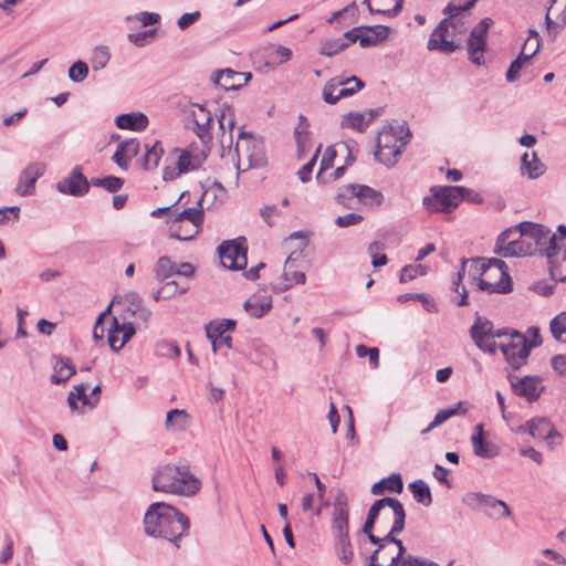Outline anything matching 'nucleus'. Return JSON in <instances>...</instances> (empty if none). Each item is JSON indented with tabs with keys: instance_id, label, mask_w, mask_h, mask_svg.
Segmentation results:
<instances>
[{
	"instance_id": "1",
	"label": "nucleus",
	"mask_w": 566,
	"mask_h": 566,
	"mask_svg": "<svg viewBox=\"0 0 566 566\" xmlns=\"http://www.w3.org/2000/svg\"><path fill=\"white\" fill-rule=\"evenodd\" d=\"M566 242V227L559 226L558 233L533 222H521L502 232L495 244V252L504 258L562 251Z\"/></svg>"
},
{
	"instance_id": "2",
	"label": "nucleus",
	"mask_w": 566,
	"mask_h": 566,
	"mask_svg": "<svg viewBox=\"0 0 566 566\" xmlns=\"http://www.w3.org/2000/svg\"><path fill=\"white\" fill-rule=\"evenodd\" d=\"M189 518L174 506L155 502L144 515V531L150 537L165 538L180 547L181 537L188 533Z\"/></svg>"
},
{
	"instance_id": "3",
	"label": "nucleus",
	"mask_w": 566,
	"mask_h": 566,
	"mask_svg": "<svg viewBox=\"0 0 566 566\" xmlns=\"http://www.w3.org/2000/svg\"><path fill=\"white\" fill-rule=\"evenodd\" d=\"M405 523L406 511L401 502L386 496L376 500L369 507L361 531L370 543H377L380 536L375 532L384 533V536L398 535L403 531Z\"/></svg>"
},
{
	"instance_id": "4",
	"label": "nucleus",
	"mask_w": 566,
	"mask_h": 566,
	"mask_svg": "<svg viewBox=\"0 0 566 566\" xmlns=\"http://www.w3.org/2000/svg\"><path fill=\"white\" fill-rule=\"evenodd\" d=\"M201 488V481L186 464H165L153 476V490L156 492L195 495Z\"/></svg>"
},
{
	"instance_id": "5",
	"label": "nucleus",
	"mask_w": 566,
	"mask_h": 566,
	"mask_svg": "<svg viewBox=\"0 0 566 566\" xmlns=\"http://www.w3.org/2000/svg\"><path fill=\"white\" fill-rule=\"evenodd\" d=\"M463 191L464 187L460 186H433L422 205L429 212L450 213L463 200Z\"/></svg>"
},
{
	"instance_id": "6",
	"label": "nucleus",
	"mask_w": 566,
	"mask_h": 566,
	"mask_svg": "<svg viewBox=\"0 0 566 566\" xmlns=\"http://www.w3.org/2000/svg\"><path fill=\"white\" fill-rule=\"evenodd\" d=\"M485 265L482 268L484 274L479 279V289L489 293L511 292L512 279L505 262L500 259H489Z\"/></svg>"
},
{
	"instance_id": "7",
	"label": "nucleus",
	"mask_w": 566,
	"mask_h": 566,
	"mask_svg": "<svg viewBox=\"0 0 566 566\" xmlns=\"http://www.w3.org/2000/svg\"><path fill=\"white\" fill-rule=\"evenodd\" d=\"M239 164L247 160V168H259L266 164L264 143L262 139L254 137L251 133L240 130L238 142L235 144ZM240 168V165H238Z\"/></svg>"
},
{
	"instance_id": "8",
	"label": "nucleus",
	"mask_w": 566,
	"mask_h": 566,
	"mask_svg": "<svg viewBox=\"0 0 566 566\" xmlns=\"http://www.w3.org/2000/svg\"><path fill=\"white\" fill-rule=\"evenodd\" d=\"M497 347L512 369L517 370L527 363L530 345L527 337L520 332L512 329L507 340H500Z\"/></svg>"
},
{
	"instance_id": "9",
	"label": "nucleus",
	"mask_w": 566,
	"mask_h": 566,
	"mask_svg": "<svg viewBox=\"0 0 566 566\" xmlns=\"http://www.w3.org/2000/svg\"><path fill=\"white\" fill-rule=\"evenodd\" d=\"M365 87V83L357 76H335L327 81L323 87V99L329 105L339 99L353 96Z\"/></svg>"
},
{
	"instance_id": "10",
	"label": "nucleus",
	"mask_w": 566,
	"mask_h": 566,
	"mask_svg": "<svg viewBox=\"0 0 566 566\" xmlns=\"http://www.w3.org/2000/svg\"><path fill=\"white\" fill-rule=\"evenodd\" d=\"M294 241L295 247L287 256L283 269V277L286 282H289L285 284L284 289H289L293 283L304 284L306 281V275L304 272L291 271V269L296 256L301 255L303 250L307 247L308 240L304 232L295 231L285 240V244H291Z\"/></svg>"
},
{
	"instance_id": "11",
	"label": "nucleus",
	"mask_w": 566,
	"mask_h": 566,
	"mask_svg": "<svg viewBox=\"0 0 566 566\" xmlns=\"http://www.w3.org/2000/svg\"><path fill=\"white\" fill-rule=\"evenodd\" d=\"M170 221L174 224H182L185 221L190 222L189 233H180L177 230H172L171 238L178 239L180 241H188L193 239L199 233L201 224L203 222V210L201 207V199L198 200L197 207L186 208L180 212L171 211Z\"/></svg>"
},
{
	"instance_id": "12",
	"label": "nucleus",
	"mask_w": 566,
	"mask_h": 566,
	"mask_svg": "<svg viewBox=\"0 0 566 566\" xmlns=\"http://www.w3.org/2000/svg\"><path fill=\"white\" fill-rule=\"evenodd\" d=\"M493 24L491 18H483L470 32L467 42L469 59L476 65L484 63V51L486 48V33Z\"/></svg>"
},
{
	"instance_id": "13",
	"label": "nucleus",
	"mask_w": 566,
	"mask_h": 566,
	"mask_svg": "<svg viewBox=\"0 0 566 566\" xmlns=\"http://www.w3.org/2000/svg\"><path fill=\"white\" fill-rule=\"evenodd\" d=\"M451 27H457L455 21L449 17L443 19L430 34L428 50H436L446 54L454 52L459 48V44L454 42V34L449 30Z\"/></svg>"
},
{
	"instance_id": "14",
	"label": "nucleus",
	"mask_w": 566,
	"mask_h": 566,
	"mask_svg": "<svg viewBox=\"0 0 566 566\" xmlns=\"http://www.w3.org/2000/svg\"><path fill=\"white\" fill-rule=\"evenodd\" d=\"M377 548L369 556V566H384L388 563H395L397 553L400 551V544H403L400 539L396 538V535L380 536L377 543Z\"/></svg>"
},
{
	"instance_id": "15",
	"label": "nucleus",
	"mask_w": 566,
	"mask_h": 566,
	"mask_svg": "<svg viewBox=\"0 0 566 566\" xmlns=\"http://www.w3.org/2000/svg\"><path fill=\"white\" fill-rule=\"evenodd\" d=\"M171 155L177 156L175 167L166 166L163 170L165 181H171L191 170H196L201 166L202 158L192 156L188 150L175 148Z\"/></svg>"
},
{
	"instance_id": "16",
	"label": "nucleus",
	"mask_w": 566,
	"mask_h": 566,
	"mask_svg": "<svg viewBox=\"0 0 566 566\" xmlns=\"http://www.w3.org/2000/svg\"><path fill=\"white\" fill-rule=\"evenodd\" d=\"M219 255L223 265L230 270H241L247 265V248L237 240L224 241L219 248Z\"/></svg>"
},
{
	"instance_id": "17",
	"label": "nucleus",
	"mask_w": 566,
	"mask_h": 566,
	"mask_svg": "<svg viewBox=\"0 0 566 566\" xmlns=\"http://www.w3.org/2000/svg\"><path fill=\"white\" fill-rule=\"evenodd\" d=\"M509 381L513 392L518 397L526 398L530 402L537 400L544 391L542 379L537 376H524L520 378L509 375Z\"/></svg>"
},
{
	"instance_id": "18",
	"label": "nucleus",
	"mask_w": 566,
	"mask_h": 566,
	"mask_svg": "<svg viewBox=\"0 0 566 566\" xmlns=\"http://www.w3.org/2000/svg\"><path fill=\"white\" fill-rule=\"evenodd\" d=\"M492 326L491 321L479 316L470 328V335L475 345L489 354H495L497 348L496 340L492 339Z\"/></svg>"
},
{
	"instance_id": "19",
	"label": "nucleus",
	"mask_w": 566,
	"mask_h": 566,
	"mask_svg": "<svg viewBox=\"0 0 566 566\" xmlns=\"http://www.w3.org/2000/svg\"><path fill=\"white\" fill-rule=\"evenodd\" d=\"M136 328L134 322L128 321V316H123V322L118 317H114L112 326L108 329V344L115 352L124 347V345L135 335Z\"/></svg>"
},
{
	"instance_id": "20",
	"label": "nucleus",
	"mask_w": 566,
	"mask_h": 566,
	"mask_svg": "<svg viewBox=\"0 0 566 566\" xmlns=\"http://www.w3.org/2000/svg\"><path fill=\"white\" fill-rule=\"evenodd\" d=\"M59 192L81 197L88 192L90 184L82 174V167L75 166L71 174L56 184Z\"/></svg>"
},
{
	"instance_id": "21",
	"label": "nucleus",
	"mask_w": 566,
	"mask_h": 566,
	"mask_svg": "<svg viewBox=\"0 0 566 566\" xmlns=\"http://www.w3.org/2000/svg\"><path fill=\"white\" fill-rule=\"evenodd\" d=\"M463 503L473 510H478L482 506L490 509L500 507L501 511L497 514V518H507L512 515L511 509L504 501L497 500L488 494L478 492L468 493L463 497Z\"/></svg>"
},
{
	"instance_id": "22",
	"label": "nucleus",
	"mask_w": 566,
	"mask_h": 566,
	"mask_svg": "<svg viewBox=\"0 0 566 566\" xmlns=\"http://www.w3.org/2000/svg\"><path fill=\"white\" fill-rule=\"evenodd\" d=\"M45 163L36 161L29 164L20 174L15 191L20 196H30L35 190L36 180L44 175Z\"/></svg>"
},
{
	"instance_id": "23",
	"label": "nucleus",
	"mask_w": 566,
	"mask_h": 566,
	"mask_svg": "<svg viewBox=\"0 0 566 566\" xmlns=\"http://www.w3.org/2000/svg\"><path fill=\"white\" fill-rule=\"evenodd\" d=\"M411 134L409 129H405L403 126H389L384 128L377 137V148L398 147L401 149L408 144Z\"/></svg>"
},
{
	"instance_id": "24",
	"label": "nucleus",
	"mask_w": 566,
	"mask_h": 566,
	"mask_svg": "<svg viewBox=\"0 0 566 566\" xmlns=\"http://www.w3.org/2000/svg\"><path fill=\"white\" fill-rule=\"evenodd\" d=\"M349 197L357 198L366 206L379 207L382 203L384 196L380 191L365 185L350 184L344 188V192L339 193V198Z\"/></svg>"
},
{
	"instance_id": "25",
	"label": "nucleus",
	"mask_w": 566,
	"mask_h": 566,
	"mask_svg": "<svg viewBox=\"0 0 566 566\" xmlns=\"http://www.w3.org/2000/svg\"><path fill=\"white\" fill-rule=\"evenodd\" d=\"M251 73L237 72L231 69H226L217 71L212 80L217 86H220L226 91H230L239 90L251 80Z\"/></svg>"
},
{
	"instance_id": "26",
	"label": "nucleus",
	"mask_w": 566,
	"mask_h": 566,
	"mask_svg": "<svg viewBox=\"0 0 566 566\" xmlns=\"http://www.w3.org/2000/svg\"><path fill=\"white\" fill-rule=\"evenodd\" d=\"M191 116L196 126V134L200 138V140L205 144L210 143L212 140L211 134V122L212 116L210 111H208L202 105H195L191 111Z\"/></svg>"
},
{
	"instance_id": "27",
	"label": "nucleus",
	"mask_w": 566,
	"mask_h": 566,
	"mask_svg": "<svg viewBox=\"0 0 566 566\" xmlns=\"http://www.w3.org/2000/svg\"><path fill=\"white\" fill-rule=\"evenodd\" d=\"M545 24L548 33H557L566 25V0H551Z\"/></svg>"
},
{
	"instance_id": "28",
	"label": "nucleus",
	"mask_w": 566,
	"mask_h": 566,
	"mask_svg": "<svg viewBox=\"0 0 566 566\" xmlns=\"http://www.w3.org/2000/svg\"><path fill=\"white\" fill-rule=\"evenodd\" d=\"M483 436V424L479 423L475 426V433L471 437L474 454L483 459L495 458L500 453L499 447L491 441L485 440Z\"/></svg>"
},
{
	"instance_id": "29",
	"label": "nucleus",
	"mask_w": 566,
	"mask_h": 566,
	"mask_svg": "<svg viewBox=\"0 0 566 566\" xmlns=\"http://www.w3.org/2000/svg\"><path fill=\"white\" fill-rule=\"evenodd\" d=\"M546 171V166L541 161L537 154L524 153L521 157V172L527 175L530 179H537Z\"/></svg>"
},
{
	"instance_id": "30",
	"label": "nucleus",
	"mask_w": 566,
	"mask_h": 566,
	"mask_svg": "<svg viewBox=\"0 0 566 566\" xmlns=\"http://www.w3.org/2000/svg\"><path fill=\"white\" fill-rule=\"evenodd\" d=\"M244 311L252 317L261 318L272 307V301L268 296L251 295L243 304Z\"/></svg>"
},
{
	"instance_id": "31",
	"label": "nucleus",
	"mask_w": 566,
	"mask_h": 566,
	"mask_svg": "<svg viewBox=\"0 0 566 566\" xmlns=\"http://www.w3.org/2000/svg\"><path fill=\"white\" fill-rule=\"evenodd\" d=\"M390 29L386 25L364 27L361 48L376 46L384 42L389 35Z\"/></svg>"
},
{
	"instance_id": "32",
	"label": "nucleus",
	"mask_w": 566,
	"mask_h": 566,
	"mask_svg": "<svg viewBox=\"0 0 566 566\" xmlns=\"http://www.w3.org/2000/svg\"><path fill=\"white\" fill-rule=\"evenodd\" d=\"M55 364L53 366L54 374L51 376L52 384L65 382L75 374V366L72 360L61 355L54 356Z\"/></svg>"
},
{
	"instance_id": "33",
	"label": "nucleus",
	"mask_w": 566,
	"mask_h": 566,
	"mask_svg": "<svg viewBox=\"0 0 566 566\" xmlns=\"http://www.w3.org/2000/svg\"><path fill=\"white\" fill-rule=\"evenodd\" d=\"M115 123L120 129L143 130L148 125V118L143 113H128L118 115Z\"/></svg>"
},
{
	"instance_id": "34",
	"label": "nucleus",
	"mask_w": 566,
	"mask_h": 566,
	"mask_svg": "<svg viewBox=\"0 0 566 566\" xmlns=\"http://www.w3.org/2000/svg\"><path fill=\"white\" fill-rule=\"evenodd\" d=\"M218 122H219V128H220V130H222L220 143L223 145L227 142L226 140V130L228 129V132H229L228 142L231 144L232 143V132L235 126V119H234V111L230 105L223 104L221 106L220 114L218 116Z\"/></svg>"
},
{
	"instance_id": "35",
	"label": "nucleus",
	"mask_w": 566,
	"mask_h": 566,
	"mask_svg": "<svg viewBox=\"0 0 566 566\" xmlns=\"http://www.w3.org/2000/svg\"><path fill=\"white\" fill-rule=\"evenodd\" d=\"M403 483L402 478L399 473H392L388 478L380 480L379 482H376L371 486V494L374 495H381L386 491L400 493L402 492Z\"/></svg>"
},
{
	"instance_id": "36",
	"label": "nucleus",
	"mask_w": 566,
	"mask_h": 566,
	"mask_svg": "<svg viewBox=\"0 0 566 566\" xmlns=\"http://www.w3.org/2000/svg\"><path fill=\"white\" fill-rule=\"evenodd\" d=\"M396 559L395 563H388L386 566H439L436 562L407 553L403 544H400V551L397 553Z\"/></svg>"
},
{
	"instance_id": "37",
	"label": "nucleus",
	"mask_w": 566,
	"mask_h": 566,
	"mask_svg": "<svg viewBox=\"0 0 566 566\" xmlns=\"http://www.w3.org/2000/svg\"><path fill=\"white\" fill-rule=\"evenodd\" d=\"M190 416L184 409H171L166 415L165 427L167 430L184 431L189 424Z\"/></svg>"
},
{
	"instance_id": "38",
	"label": "nucleus",
	"mask_w": 566,
	"mask_h": 566,
	"mask_svg": "<svg viewBox=\"0 0 566 566\" xmlns=\"http://www.w3.org/2000/svg\"><path fill=\"white\" fill-rule=\"evenodd\" d=\"M528 433L535 439H547L555 434L554 427L545 418H535L527 422Z\"/></svg>"
},
{
	"instance_id": "39",
	"label": "nucleus",
	"mask_w": 566,
	"mask_h": 566,
	"mask_svg": "<svg viewBox=\"0 0 566 566\" xmlns=\"http://www.w3.org/2000/svg\"><path fill=\"white\" fill-rule=\"evenodd\" d=\"M86 390L87 386L84 384H80L76 385L74 389L69 394L67 403L72 411H76L78 409V400L82 402V406H90L91 408H93L96 405L98 398H96L94 401H91L88 396L86 395Z\"/></svg>"
},
{
	"instance_id": "40",
	"label": "nucleus",
	"mask_w": 566,
	"mask_h": 566,
	"mask_svg": "<svg viewBox=\"0 0 566 566\" xmlns=\"http://www.w3.org/2000/svg\"><path fill=\"white\" fill-rule=\"evenodd\" d=\"M176 271L177 263L172 262L167 255L160 256L154 266L155 277L159 282H165L169 277L176 275Z\"/></svg>"
},
{
	"instance_id": "41",
	"label": "nucleus",
	"mask_w": 566,
	"mask_h": 566,
	"mask_svg": "<svg viewBox=\"0 0 566 566\" xmlns=\"http://www.w3.org/2000/svg\"><path fill=\"white\" fill-rule=\"evenodd\" d=\"M342 127L350 128L363 133L369 126L366 120V114L359 112H350L343 116L340 122Z\"/></svg>"
},
{
	"instance_id": "42",
	"label": "nucleus",
	"mask_w": 566,
	"mask_h": 566,
	"mask_svg": "<svg viewBox=\"0 0 566 566\" xmlns=\"http://www.w3.org/2000/svg\"><path fill=\"white\" fill-rule=\"evenodd\" d=\"M409 489L413 495V499L424 505L429 506L432 502L430 488L422 480H416L409 484Z\"/></svg>"
},
{
	"instance_id": "43",
	"label": "nucleus",
	"mask_w": 566,
	"mask_h": 566,
	"mask_svg": "<svg viewBox=\"0 0 566 566\" xmlns=\"http://www.w3.org/2000/svg\"><path fill=\"white\" fill-rule=\"evenodd\" d=\"M332 530L335 537L349 536V513L333 512Z\"/></svg>"
},
{
	"instance_id": "44",
	"label": "nucleus",
	"mask_w": 566,
	"mask_h": 566,
	"mask_svg": "<svg viewBox=\"0 0 566 566\" xmlns=\"http://www.w3.org/2000/svg\"><path fill=\"white\" fill-rule=\"evenodd\" d=\"M549 331L555 340L566 343V312L559 313L551 321Z\"/></svg>"
},
{
	"instance_id": "45",
	"label": "nucleus",
	"mask_w": 566,
	"mask_h": 566,
	"mask_svg": "<svg viewBox=\"0 0 566 566\" xmlns=\"http://www.w3.org/2000/svg\"><path fill=\"white\" fill-rule=\"evenodd\" d=\"M335 551L343 563L349 564L354 557L349 536L335 537Z\"/></svg>"
},
{
	"instance_id": "46",
	"label": "nucleus",
	"mask_w": 566,
	"mask_h": 566,
	"mask_svg": "<svg viewBox=\"0 0 566 566\" xmlns=\"http://www.w3.org/2000/svg\"><path fill=\"white\" fill-rule=\"evenodd\" d=\"M402 149L401 146L398 147H388L387 148H377L375 151V158L386 165L387 167H391L397 164L398 158L401 156Z\"/></svg>"
},
{
	"instance_id": "47",
	"label": "nucleus",
	"mask_w": 566,
	"mask_h": 566,
	"mask_svg": "<svg viewBox=\"0 0 566 566\" xmlns=\"http://www.w3.org/2000/svg\"><path fill=\"white\" fill-rule=\"evenodd\" d=\"M478 0H454L449 3L444 9L443 13L450 19L457 21V18L462 13L474 7Z\"/></svg>"
},
{
	"instance_id": "48",
	"label": "nucleus",
	"mask_w": 566,
	"mask_h": 566,
	"mask_svg": "<svg viewBox=\"0 0 566 566\" xmlns=\"http://www.w3.org/2000/svg\"><path fill=\"white\" fill-rule=\"evenodd\" d=\"M486 262L488 260L483 258L462 259L461 270L463 273L468 272V274L473 279H478L479 276L482 277L484 272L479 268H485Z\"/></svg>"
},
{
	"instance_id": "49",
	"label": "nucleus",
	"mask_w": 566,
	"mask_h": 566,
	"mask_svg": "<svg viewBox=\"0 0 566 566\" xmlns=\"http://www.w3.org/2000/svg\"><path fill=\"white\" fill-rule=\"evenodd\" d=\"M146 154L144 157V167L145 169L156 168L159 164V160L164 154V149L159 142H156L151 147L148 145L145 146Z\"/></svg>"
},
{
	"instance_id": "50",
	"label": "nucleus",
	"mask_w": 566,
	"mask_h": 566,
	"mask_svg": "<svg viewBox=\"0 0 566 566\" xmlns=\"http://www.w3.org/2000/svg\"><path fill=\"white\" fill-rule=\"evenodd\" d=\"M111 53L107 46L98 45L96 46L91 56V64L94 71L103 70L107 63L109 62Z\"/></svg>"
},
{
	"instance_id": "51",
	"label": "nucleus",
	"mask_w": 566,
	"mask_h": 566,
	"mask_svg": "<svg viewBox=\"0 0 566 566\" xmlns=\"http://www.w3.org/2000/svg\"><path fill=\"white\" fill-rule=\"evenodd\" d=\"M348 48V42L342 39H328L321 43L319 54L325 56H334Z\"/></svg>"
},
{
	"instance_id": "52",
	"label": "nucleus",
	"mask_w": 566,
	"mask_h": 566,
	"mask_svg": "<svg viewBox=\"0 0 566 566\" xmlns=\"http://www.w3.org/2000/svg\"><path fill=\"white\" fill-rule=\"evenodd\" d=\"M235 325L237 322L229 318L210 322L207 326V337H211V334H226L227 332L234 329Z\"/></svg>"
},
{
	"instance_id": "53",
	"label": "nucleus",
	"mask_w": 566,
	"mask_h": 566,
	"mask_svg": "<svg viewBox=\"0 0 566 566\" xmlns=\"http://www.w3.org/2000/svg\"><path fill=\"white\" fill-rule=\"evenodd\" d=\"M335 156L336 151L332 147H328L325 150L323 158L321 160L319 170L316 176L318 182H328V180L325 177V170L332 168Z\"/></svg>"
},
{
	"instance_id": "54",
	"label": "nucleus",
	"mask_w": 566,
	"mask_h": 566,
	"mask_svg": "<svg viewBox=\"0 0 566 566\" xmlns=\"http://www.w3.org/2000/svg\"><path fill=\"white\" fill-rule=\"evenodd\" d=\"M428 271V266L423 264L406 265L402 268L399 281L406 283L416 279L417 276L424 275Z\"/></svg>"
},
{
	"instance_id": "55",
	"label": "nucleus",
	"mask_w": 566,
	"mask_h": 566,
	"mask_svg": "<svg viewBox=\"0 0 566 566\" xmlns=\"http://www.w3.org/2000/svg\"><path fill=\"white\" fill-rule=\"evenodd\" d=\"M88 75V66L85 62L78 60L69 69V78L74 83L83 82Z\"/></svg>"
},
{
	"instance_id": "56",
	"label": "nucleus",
	"mask_w": 566,
	"mask_h": 566,
	"mask_svg": "<svg viewBox=\"0 0 566 566\" xmlns=\"http://www.w3.org/2000/svg\"><path fill=\"white\" fill-rule=\"evenodd\" d=\"M525 57L526 55L524 53H520L518 56L512 61L505 74L507 82L512 83L518 78L523 64L528 62Z\"/></svg>"
},
{
	"instance_id": "57",
	"label": "nucleus",
	"mask_w": 566,
	"mask_h": 566,
	"mask_svg": "<svg viewBox=\"0 0 566 566\" xmlns=\"http://www.w3.org/2000/svg\"><path fill=\"white\" fill-rule=\"evenodd\" d=\"M157 353L161 356L177 358L180 356V348L175 342L163 340L157 345Z\"/></svg>"
},
{
	"instance_id": "58",
	"label": "nucleus",
	"mask_w": 566,
	"mask_h": 566,
	"mask_svg": "<svg viewBox=\"0 0 566 566\" xmlns=\"http://www.w3.org/2000/svg\"><path fill=\"white\" fill-rule=\"evenodd\" d=\"M384 249V243L381 242H371L368 247V252L371 254L373 256V260H371V264L377 268V266H381V265H385L387 264L388 262V258L386 254H376L375 252L376 251H379V250H382Z\"/></svg>"
},
{
	"instance_id": "59",
	"label": "nucleus",
	"mask_w": 566,
	"mask_h": 566,
	"mask_svg": "<svg viewBox=\"0 0 566 566\" xmlns=\"http://www.w3.org/2000/svg\"><path fill=\"white\" fill-rule=\"evenodd\" d=\"M120 151L127 159L136 157L139 153V142L137 139H128L118 144Z\"/></svg>"
},
{
	"instance_id": "60",
	"label": "nucleus",
	"mask_w": 566,
	"mask_h": 566,
	"mask_svg": "<svg viewBox=\"0 0 566 566\" xmlns=\"http://www.w3.org/2000/svg\"><path fill=\"white\" fill-rule=\"evenodd\" d=\"M156 33V29L146 30L137 33H129L128 39L136 46H144L148 43L149 39H153Z\"/></svg>"
},
{
	"instance_id": "61",
	"label": "nucleus",
	"mask_w": 566,
	"mask_h": 566,
	"mask_svg": "<svg viewBox=\"0 0 566 566\" xmlns=\"http://www.w3.org/2000/svg\"><path fill=\"white\" fill-rule=\"evenodd\" d=\"M259 352H260V357L256 363L264 369H268V368L273 369V370L276 369V361L270 354L269 348L266 346H261L259 348Z\"/></svg>"
},
{
	"instance_id": "62",
	"label": "nucleus",
	"mask_w": 566,
	"mask_h": 566,
	"mask_svg": "<svg viewBox=\"0 0 566 566\" xmlns=\"http://www.w3.org/2000/svg\"><path fill=\"white\" fill-rule=\"evenodd\" d=\"M201 17L200 11H193L189 13H184L179 17L177 21V25L180 30H186L193 23H196Z\"/></svg>"
},
{
	"instance_id": "63",
	"label": "nucleus",
	"mask_w": 566,
	"mask_h": 566,
	"mask_svg": "<svg viewBox=\"0 0 566 566\" xmlns=\"http://www.w3.org/2000/svg\"><path fill=\"white\" fill-rule=\"evenodd\" d=\"M541 41L539 39H526L524 42L521 53L526 55V60L530 61L539 50Z\"/></svg>"
},
{
	"instance_id": "64",
	"label": "nucleus",
	"mask_w": 566,
	"mask_h": 566,
	"mask_svg": "<svg viewBox=\"0 0 566 566\" xmlns=\"http://www.w3.org/2000/svg\"><path fill=\"white\" fill-rule=\"evenodd\" d=\"M552 368L559 376L566 377V355H555L551 359Z\"/></svg>"
}]
</instances>
